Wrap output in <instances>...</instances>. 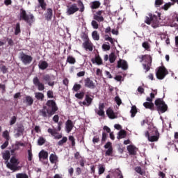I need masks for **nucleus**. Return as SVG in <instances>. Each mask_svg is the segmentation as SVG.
Instances as JSON below:
<instances>
[{
    "instance_id": "nucleus-19",
    "label": "nucleus",
    "mask_w": 178,
    "mask_h": 178,
    "mask_svg": "<svg viewBox=\"0 0 178 178\" xmlns=\"http://www.w3.org/2000/svg\"><path fill=\"white\" fill-rule=\"evenodd\" d=\"M44 16L47 22L52 20V17L54 16V11L52 10V8H47V11L44 14Z\"/></svg>"
},
{
    "instance_id": "nucleus-50",
    "label": "nucleus",
    "mask_w": 178,
    "mask_h": 178,
    "mask_svg": "<svg viewBox=\"0 0 178 178\" xmlns=\"http://www.w3.org/2000/svg\"><path fill=\"white\" fill-rule=\"evenodd\" d=\"M115 101L117 104V105H118L120 106V105H122V99H120V97H119V96H116L115 97Z\"/></svg>"
},
{
    "instance_id": "nucleus-5",
    "label": "nucleus",
    "mask_w": 178,
    "mask_h": 178,
    "mask_svg": "<svg viewBox=\"0 0 178 178\" xmlns=\"http://www.w3.org/2000/svg\"><path fill=\"white\" fill-rule=\"evenodd\" d=\"M145 23L146 24H151L154 29L159 26V21H158V17L152 13H149L148 16L145 17Z\"/></svg>"
},
{
    "instance_id": "nucleus-48",
    "label": "nucleus",
    "mask_w": 178,
    "mask_h": 178,
    "mask_svg": "<svg viewBox=\"0 0 178 178\" xmlns=\"http://www.w3.org/2000/svg\"><path fill=\"white\" fill-rule=\"evenodd\" d=\"M76 98H78V99H83L84 98V92H80V93H76L75 95Z\"/></svg>"
},
{
    "instance_id": "nucleus-8",
    "label": "nucleus",
    "mask_w": 178,
    "mask_h": 178,
    "mask_svg": "<svg viewBox=\"0 0 178 178\" xmlns=\"http://www.w3.org/2000/svg\"><path fill=\"white\" fill-rule=\"evenodd\" d=\"M168 74H169V72L165 66H160L156 69V77L158 80H163Z\"/></svg>"
},
{
    "instance_id": "nucleus-47",
    "label": "nucleus",
    "mask_w": 178,
    "mask_h": 178,
    "mask_svg": "<svg viewBox=\"0 0 178 178\" xmlns=\"http://www.w3.org/2000/svg\"><path fill=\"white\" fill-rule=\"evenodd\" d=\"M3 137L5 138L7 141H9V131H4L3 133Z\"/></svg>"
},
{
    "instance_id": "nucleus-20",
    "label": "nucleus",
    "mask_w": 178,
    "mask_h": 178,
    "mask_svg": "<svg viewBox=\"0 0 178 178\" xmlns=\"http://www.w3.org/2000/svg\"><path fill=\"white\" fill-rule=\"evenodd\" d=\"M91 104H92V98H91L90 95H86L85 101L82 102V104H83L85 106H90Z\"/></svg>"
},
{
    "instance_id": "nucleus-22",
    "label": "nucleus",
    "mask_w": 178,
    "mask_h": 178,
    "mask_svg": "<svg viewBox=\"0 0 178 178\" xmlns=\"http://www.w3.org/2000/svg\"><path fill=\"white\" fill-rule=\"evenodd\" d=\"M143 106L146 109H149L150 111H155V105L152 102H145L143 103Z\"/></svg>"
},
{
    "instance_id": "nucleus-39",
    "label": "nucleus",
    "mask_w": 178,
    "mask_h": 178,
    "mask_svg": "<svg viewBox=\"0 0 178 178\" xmlns=\"http://www.w3.org/2000/svg\"><path fill=\"white\" fill-rule=\"evenodd\" d=\"M115 60H116V55L115 53H111L109 55V62L110 63H115Z\"/></svg>"
},
{
    "instance_id": "nucleus-32",
    "label": "nucleus",
    "mask_w": 178,
    "mask_h": 178,
    "mask_svg": "<svg viewBox=\"0 0 178 178\" xmlns=\"http://www.w3.org/2000/svg\"><path fill=\"white\" fill-rule=\"evenodd\" d=\"M20 33H22V30L20 29V23L17 22L15 28V35H18Z\"/></svg>"
},
{
    "instance_id": "nucleus-40",
    "label": "nucleus",
    "mask_w": 178,
    "mask_h": 178,
    "mask_svg": "<svg viewBox=\"0 0 178 178\" xmlns=\"http://www.w3.org/2000/svg\"><path fill=\"white\" fill-rule=\"evenodd\" d=\"M113 154V147H110L106 151L105 155L106 156H112Z\"/></svg>"
},
{
    "instance_id": "nucleus-41",
    "label": "nucleus",
    "mask_w": 178,
    "mask_h": 178,
    "mask_svg": "<svg viewBox=\"0 0 178 178\" xmlns=\"http://www.w3.org/2000/svg\"><path fill=\"white\" fill-rule=\"evenodd\" d=\"M143 48H144L146 51H150L151 47L149 46V43L148 42H144L142 44Z\"/></svg>"
},
{
    "instance_id": "nucleus-27",
    "label": "nucleus",
    "mask_w": 178,
    "mask_h": 178,
    "mask_svg": "<svg viewBox=\"0 0 178 178\" xmlns=\"http://www.w3.org/2000/svg\"><path fill=\"white\" fill-rule=\"evenodd\" d=\"M35 97L36 98V99H38V101H44V98H45V96L44 95V93L37 92H35Z\"/></svg>"
},
{
    "instance_id": "nucleus-52",
    "label": "nucleus",
    "mask_w": 178,
    "mask_h": 178,
    "mask_svg": "<svg viewBox=\"0 0 178 178\" xmlns=\"http://www.w3.org/2000/svg\"><path fill=\"white\" fill-rule=\"evenodd\" d=\"M106 138H108V134L103 132L102 138V143H105V141H106Z\"/></svg>"
},
{
    "instance_id": "nucleus-31",
    "label": "nucleus",
    "mask_w": 178,
    "mask_h": 178,
    "mask_svg": "<svg viewBox=\"0 0 178 178\" xmlns=\"http://www.w3.org/2000/svg\"><path fill=\"white\" fill-rule=\"evenodd\" d=\"M39 158H40V159H47L48 158V152L42 150L39 153Z\"/></svg>"
},
{
    "instance_id": "nucleus-49",
    "label": "nucleus",
    "mask_w": 178,
    "mask_h": 178,
    "mask_svg": "<svg viewBox=\"0 0 178 178\" xmlns=\"http://www.w3.org/2000/svg\"><path fill=\"white\" fill-rule=\"evenodd\" d=\"M94 19L97 20V22H104V17L99 16V15H95Z\"/></svg>"
},
{
    "instance_id": "nucleus-25",
    "label": "nucleus",
    "mask_w": 178,
    "mask_h": 178,
    "mask_svg": "<svg viewBox=\"0 0 178 178\" xmlns=\"http://www.w3.org/2000/svg\"><path fill=\"white\" fill-rule=\"evenodd\" d=\"M24 102H25L28 106H31V105L34 104V99L31 96H26Z\"/></svg>"
},
{
    "instance_id": "nucleus-9",
    "label": "nucleus",
    "mask_w": 178,
    "mask_h": 178,
    "mask_svg": "<svg viewBox=\"0 0 178 178\" xmlns=\"http://www.w3.org/2000/svg\"><path fill=\"white\" fill-rule=\"evenodd\" d=\"M10 162V163H7L6 164V166L8 169H10V170H13V172L19 170V167H17V165H19L20 163L15 156L11 157Z\"/></svg>"
},
{
    "instance_id": "nucleus-34",
    "label": "nucleus",
    "mask_w": 178,
    "mask_h": 178,
    "mask_svg": "<svg viewBox=\"0 0 178 178\" xmlns=\"http://www.w3.org/2000/svg\"><path fill=\"white\" fill-rule=\"evenodd\" d=\"M29 146H30V149H29L27 150V152H28V161H29V162H31V161H33V152L31 150V144H30Z\"/></svg>"
},
{
    "instance_id": "nucleus-4",
    "label": "nucleus",
    "mask_w": 178,
    "mask_h": 178,
    "mask_svg": "<svg viewBox=\"0 0 178 178\" xmlns=\"http://www.w3.org/2000/svg\"><path fill=\"white\" fill-rule=\"evenodd\" d=\"M145 137L147 138L150 143H155L159 140V132L156 128L150 129L149 131L145 132Z\"/></svg>"
},
{
    "instance_id": "nucleus-28",
    "label": "nucleus",
    "mask_w": 178,
    "mask_h": 178,
    "mask_svg": "<svg viewBox=\"0 0 178 178\" xmlns=\"http://www.w3.org/2000/svg\"><path fill=\"white\" fill-rule=\"evenodd\" d=\"M39 3L38 7L41 8L42 10H47V3H45V0H38Z\"/></svg>"
},
{
    "instance_id": "nucleus-63",
    "label": "nucleus",
    "mask_w": 178,
    "mask_h": 178,
    "mask_svg": "<svg viewBox=\"0 0 178 178\" xmlns=\"http://www.w3.org/2000/svg\"><path fill=\"white\" fill-rule=\"evenodd\" d=\"M92 26L93 28H95L96 29H98V26H99L98 23L95 20L92 21Z\"/></svg>"
},
{
    "instance_id": "nucleus-36",
    "label": "nucleus",
    "mask_w": 178,
    "mask_h": 178,
    "mask_svg": "<svg viewBox=\"0 0 178 178\" xmlns=\"http://www.w3.org/2000/svg\"><path fill=\"white\" fill-rule=\"evenodd\" d=\"M45 143H47V140L44 139V138L42 136H40L39 138L38 139V145H40V146L44 145Z\"/></svg>"
},
{
    "instance_id": "nucleus-61",
    "label": "nucleus",
    "mask_w": 178,
    "mask_h": 178,
    "mask_svg": "<svg viewBox=\"0 0 178 178\" xmlns=\"http://www.w3.org/2000/svg\"><path fill=\"white\" fill-rule=\"evenodd\" d=\"M163 4V0H156L155 5L156 6H161V5Z\"/></svg>"
},
{
    "instance_id": "nucleus-29",
    "label": "nucleus",
    "mask_w": 178,
    "mask_h": 178,
    "mask_svg": "<svg viewBox=\"0 0 178 178\" xmlns=\"http://www.w3.org/2000/svg\"><path fill=\"white\" fill-rule=\"evenodd\" d=\"M39 69L41 70H45L48 67V63L45 60L41 61L39 65Z\"/></svg>"
},
{
    "instance_id": "nucleus-14",
    "label": "nucleus",
    "mask_w": 178,
    "mask_h": 178,
    "mask_svg": "<svg viewBox=\"0 0 178 178\" xmlns=\"http://www.w3.org/2000/svg\"><path fill=\"white\" fill-rule=\"evenodd\" d=\"M117 67H118V69L121 68L122 69V70H127V69H129V65H127V61L120 59L118 61Z\"/></svg>"
},
{
    "instance_id": "nucleus-6",
    "label": "nucleus",
    "mask_w": 178,
    "mask_h": 178,
    "mask_svg": "<svg viewBox=\"0 0 178 178\" xmlns=\"http://www.w3.org/2000/svg\"><path fill=\"white\" fill-rule=\"evenodd\" d=\"M154 104L156 107V111L161 115V113H165L168 111V104L165 103L163 99L159 98L155 100Z\"/></svg>"
},
{
    "instance_id": "nucleus-43",
    "label": "nucleus",
    "mask_w": 178,
    "mask_h": 178,
    "mask_svg": "<svg viewBox=\"0 0 178 178\" xmlns=\"http://www.w3.org/2000/svg\"><path fill=\"white\" fill-rule=\"evenodd\" d=\"M135 172H136V173H138L141 176L144 175V171H143V169L140 166H138L135 168Z\"/></svg>"
},
{
    "instance_id": "nucleus-35",
    "label": "nucleus",
    "mask_w": 178,
    "mask_h": 178,
    "mask_svg": "<svg viewBox=\"0 0 178 178\" xmlns=\"http://www.w3.org/2000/svg\"><path fill=\"white\" fill-rule=\"evenodd\" d=\"M67 63H70V65H74V63H76V58H74L72 56H68L67 58Z\"/></svg>"
},
{
    "instance_id": "nucleus-2",
    "label": "nucleus",
    "mask_w": 178,
    "mask_h": 178,
    "mask_svg": "<svg viewBox=\"0 0 178 178\" xmlns=\"http://www.w3.org/2000/svg\"><path fill=\"white\" fill-rule=\"evenodd\" d=\"M78 5L81 6L80 9L77 6V3H72L70 6H67V12H66L67 15H68V16H70L72 15H74L76 12H79V11L81 13L84 12V9H85L84 4L83 3V1H81V0L78 1Z\"/></svg>"
},
{
    "instance_id": "nucleus-11",
    "label": "nucleus",
    "mask_w": 178,
    "mask_h": 178,
    "mask_svg": "<svg viewBox=\"0 0 178 178\" xmlns=\"http://www.w3.org/2000/svg\"><path fill=\"white\" fill-rule=\"evenodd\" d=\"M20 60H22L24 65H30L31 62H33V57L31 56L27 55L22 51L19 54Z\"/></svg>"
},
{
    "instance_id": "nucleus-62",
    "label": "nucleus",
    "mask_w": 178,
    "mask_h": 178,
    "mask_svg": "<svg viewBox=\"0 0 178 178\" xmlns=\"http://www.w3.org/2000/svg\"><path fill=\"white\" fill-rule=\"evenodd\" d=\"M85 75H86L85 71H81L76 74L77 77H83V76H85Z\"/></svg>"
},
{
    "instance_id": "nucleus-46",
    "label": "nucleus",
    "mask_w": 178,
    "mask_h": 178,
    "mask_svg": "<svg viewBox=\"0 0 178 178\" xmlns=\"http://www.w3.org/2000/svg\"><path fill=\"white\" fill-rule=\"evenodd\" d=\"M104 40H105V41H109V42H111V44H114L113 39L112 38L109 37V35H105Z\"/></svg>"
},
{
    "instance_id": "nucleus-38",
    "label": "nucleus",
    "mask_w": 178,
    "mask_h": 178,
    "mask_svg": "<svg viewBox=\"0 0 178 178\" xmlns=\"http://www.w3.org/2000/svg\"><path fill=\"white\" fill-rule=\"evenodd\" d=\"M49 161L51 163H55V161H58V156L56 154H51L49 156Z\"/></svg>"
},
{
    "instance_id": "nucleus-42",
    "label": "nucleus",
    "mask_w": 178,
    "mask_h": 178,
    "mask_svg": "<svg viewBox=\"0 0 178 178\" xmlns=\"http://www.w3.org/2000/svg\"><path fill=\"white\" fill-rule=\"evenodd\" d=\"M16 178H29V175L26 173H17L16 174Z\"/></svg>"
},
{
    "instance_id": "nucleus-15",
    "label": "nucleus",
    "mask_w": 178,
    "mask_h": 178,
    "mask_svg": "<svg viewBox=\"0 0 178 178\" xmlns=\"http://www.w3.org/2000/svg\"><path fill=\"white\" fill-rule=\"evenodd\" d=\"M84 83L85 87H86L87 88H90L91 90H94L95 88V83L92 80H91V79L86 78L84 80Z\"/></svg>"
},
{
    "instance_id": "nucleus-18",
    "label": "nucleus",
    "mask_w": 178,
    "mask_h": 178,
    "mask_svg": "<svg viewBox=\"0 0 178 178\" xmlns=\"http://www.w3.org/2000/svg\"><path fill=\"white\" fill-rule=\"evenodd\" d=\"M106 115L109 118V119H118V115L113 112L112 108H108L106 110Z\"/></svg>"
},
{
    "instance_id": "nucleus-54",
    "label": "nucleus",
    "mask_w": 178,
    "mask_h": 178,
    "mask_svg": "<svg viewBox=\"0 0 178 178\" xmlns=\"http://www.w3.org/2000/svg\"><path fill=\"white\" fill-rule=\"evenodd\" d=\"M170 6H172V3H167L162 7V9H164V10H168V9H169V8H170Z\"/></svg>"
},
{
    "instance_id": "nucleus-17",
    "label": "nucleus",
    "mask_w": 178,
    "mask_h": 178,
    "mask_svg": "<svg viewBox=\"0 0 178 178\" xmlns=\"http://www.w3.org/2000/svg\"><path fill=\"white\" fill-rule=\"evenodd\" d=\"M127 151L129 155H137V147L133 145H129L127 146Z\"/></svg>"
},
{
    "instance_id": "nucleus-23",
    "label": "nucleus",
    "mask_w": 178,
    "mask_h": 178,
    "mask_svg": "<svg viewBox=\"0 0 178 178\" xmlns=\"http://www.w3.org/2000/svg\"><path fill=\"white\" fill-rule=\"evenodd\" d=\"M1 155L6 162H8L9 159H10V152L9 150L4 151L1 153Z\"/></svg>"
},
{
    "instance_id": "nucleus-37",
    "label": "nucleus",
    "mask_w": 178,
    "mask_h": 178,
    "mask_svg": "<svg viewBox=\"0 0 178 178\" xmlns=\"http://www.w3.org/2000/svg\"><path fill=\"white\" fill-rule=\"evenodd\" d=\"M130 113H131V116L132 118H134V116H136V115L137 114V107L136 106H132Z\"/></svg>"
},
{
    "instance_id": "nucleus-45",
    "label": "nucleus",
    "mask_w": 178,
    "mask_h": 178,
    "mask_svg": "<svg viewBox=\"0 0 178 178\" xmlns=\"http://www.w3.org/2000/svg\"><path fill=\"white\" fill-rule=\"evenodd\" d=\"M17 120V117H16L15 115L13 116L10 120V125L13 126V124H15V123H16Z\"/></svg>"
},
{
    "instance_id": "nucleus-57",
    "label": "nucleus",
    "mask_w": 178,
    "mask_h": 178,
    "mask_svg": "<svg viewBox=\"0 0 178 178\" xmlns=\"http://www.w3.org/2000/svg\"><path fill=\"white\" fill-rule=\"evenodd\" d=\"M47 94V98H54V91L48 90Z\"/></svg>"
},
{
    "instance_id": "nucleus-13",
    "label": "nucleus",
    "mask_w": 178,
    "mask_h": 178,
    "mask_svg": "<svg viewBox=\"0 0 178 178\" xmlns=\"http://www.w3.org/2000/svg\"><path fill=\"white\" fill-rule=\"evenodd\" d=\"M47 133L51 134L52 137H54L56 140H60V138H62V134H59V133H58V131L55 129L49 128L47 129ZM56 134H58V135H56Z\"/></svg>"
},
{
    "instance_id": "nucleus-30",
    "label": "nucleus",
    "mask_w": 178,
    "mask_h": 178,
    "mask_svg": "<svg viewBox=\"0 0 178 178\" xmlns=\"http://www.w3.org/2000/svg\"><path fill=\"white\" fill-rule=\"evenodd\" d=\"M126 136H127L126 131L121 129L118 132V136H117V138H118V140H120V138H124L126 137Z\"/></svg>"
},
{
    "instance_id": "nucleus-33",
    "label": "nucleus",
    "mask_w": 178,
    "mask_h": 178,
    "mask_svg": "<svg viewBox=\"0 0 178 178\" xmlns=\"http://www.w3.org/2000/svg\"><path fill=\"white\" fill-rule=\"evenodd\" d=\"M92 37L95 41H99V33H98V31H94L92 33Z\"/></svg>"
},
{
    "instance_id": "nucleus-7",
    "label": "nucleus",
    "mask_w": 178,
    "mask_h": 178,
    "mask_svg": "<svg viewBox=\"0 0 178 178\" xmlns=\"http://www.w3.org/2000/svg\"><path fill=\"white\" fill-rule=\"evenodd\" d=\"M19 17L20 20H24L29 24H31L34 22V15L31 13L27 15V13L23 8L20 9Z\"/></svg>"
},
{
    "instance_id": "nucleus-58",
    "label": "nucleus",
    "mask_w": 178,
    "mask_h": 178,
    "mask_svg": "<svg viewBox=\"0 0 178 178\" xmlns=\"http://www.w3.org/2000/svg\"><path fill=\"white\" fill-rule=\"evenodd\" d=\"M53 121L54 123H59V115H55L53 117Z\"/></svg>"
},
{
    "instance_id": "nucleus-10",
    "label": "nucleus",
    "mask_w": 178,
    "mask_h": 178,
    "mask_svg": "<svg viewBox=\"0 0 178 178\" xmlns=\"http://www.w3.org/2000/svg\"><path fill=\"white\" fill-rule=\"evenodd\" d=\"M84 40L85 42L83 43V47L86 49V51H90V52H92L93 47L92 42L88 38V35H84Z\"/></svg>"
},
{
    "instance_id": "nucleus-59",
    "label": "nucleus",
    "mask_w": 178,
    "mask_h": 178,
    "mask_svg": "<svg viewBox=\"0 0 178 178\" xmlns=\"http://www.w3.org/2000/svg\"><path fill=\"white\" fill-rule=\"evenodd\" d=\"M105 149H108L109 148H113L112 147V143L111 142H107L106 145H104Z\"/></svg>"
},
{
    "instance_id": "nucleus-12",
    "label": "nucleus",
    "mask_w": 178,
    "mask_h": 178,
    "mask_svg": "<svg viewBox=\"0 0 178 178\" xmlns=\"http://www.w3.org/2000/svg\"><path fill=\"white\" fill-rule=\"evenodd\" d=\"M33 83L34 86H35V87H38V90L39 91H44V90H45V86H44V83L40 81L38 77H34L33 79Z\"/></svg>"
},
{
    "instance_id": "nucleus-24",
    "label": "nucleus",
    "mask_w": 178,
    "mask_h": 178,
    "mask_svg": "<svg viewBox=\"0 0 178 178\" xmlns=\"http://www.w3.org/2000/svg\"><path fill=\"white\" fill-rule=\"evenodd\" d=\"M24 132V126L19 124L17 128V137H20V136H23V133Z\"/></svg>"
},
{
    "instance_id": "nucleus-21",
    "label": "nucleus",
    "mask_w": 178,
    "mask_h": 178,
    "mask_svg": "<svg viewBox=\"0 0 178 178\" xmlns=\"http://www.w3.org/2000/svg\"><path fill=\"white\" fill-rule=\"evenodd\" d=\"M91 62L93 64L96 63L99 66L102 65L103 63L102 58H101V56H99V55H95V58L91 59Z\"/></svg>"
},
{
    "instance_id": "nucleus-56",
    "label": "nucleus",
    "mask_w": 178,
    "mask_h": 178,
    "mask_svg": "<svg viewBox=\"0 0 178 178\" xmlns=\"http://www.w3.org/2000/svg\"><path fill=\"white\" fill-rule=\"evenodd\" d=\"M102 48L104 49V51H109L111 49V45L104 44H102Z\"/></svg>"
},
{
    "instance_id": "nucleus-1",
    "label": "nucleus",
    "mask_w": 178,
    "mask_h": 178,
    "mask_svg": "<svg viewBox=\"0 0 178 178\" xmlns=\"http://www.w3.org/2000/svg\"><path fill=\"white\" fill-rule=\"evenodd\" d=\"M59 111V108L54 100L50 99L46 102V106H43L42 108L39 111L40 116L44 119H49L52 118L56 112Z\"/></svg>"
},
{
    "instance_id": "nucleus-55",
    "label": "nucleus",
    "mask_w": 178,
    "mask_h": 178,
    "mask_svg": "<svg viewBox=\"0 0 178 178\" xmlns=\"http://www.w3.org/2000/svg\"><path fill=\"white\" fill-rule=\"evenodd\" d=\"M9 145V140H6L3 144L1 145V149H5L6 147Z\"/></svg>"
},
{
    "instance_id": "nucleus-64",
    "label": "nucleus",
    "mask_w": 178,
    "mask_h": 178,
    "mask_svg": "<svg viewBox=\"0 0 178 178\" xmlns=\"http://www.w3.org/2000/svg\"><path fill=\"white\" fill-rule=\"evenodd\" d=\"M97 115H99V116H105V111H104V110H99L97 111Z\"/></svg>"
},
{
    "instance_id": "nucleus-60",
    "label": "nucleus",
    "mask_w": 178,
    "mask_h": 178,
    "mask_svg": "<svg viewBox=\"0 0 178 178\" xmlns=\"http://www.w3.org/2000/svg\"><path fill=\"white\" fill-rule=\"evenodd\" d=\"M105 172V168L103 165H101L99 168V175H103Z\"/></svg>"
},
{
    "instance_id": "nucleus-51",
    "label": "nucleus",
    "mask_w": 178,
    "mask_h": 178,
    "mask_svg": "<svg viewBox=\"0 0 178 178\" xmlns=\"http://www.w3.org/2000/svg\"><path fill=\"white\" fill-rule=\"evenodd\" d=\"M80 88H81V85L77 84V83H75L74 85V87H73L74 91L77 92V91H79V90H80Z\"/></svg>"
},
{
    "instance_id": "nucleus-44",
    "label": "nucleus",
    "mask_w": 178,
    "mask_h": 178,
    "mask_svg": "<svg viewBox=\"0 0 178 178\" xmlns=\"http://www.w3.org/2000/svg\"><path fill=\"white\" fill-rule=\"evenodd\" d=\"M67 137L64 136L58 142V145H63L65 143H67Z\"/></svg>"
},
{
    "instance_id": "nucleus-26",
    "label": "nucleus",
    "mask_w": 178,
    "mask_h": 178,
    "mask_svg": "<svg viewBox=\"0 0 178 178\" xmlns=\"http://www.w3.org/2000/svg\"><path fill=\"white\" fill-rule=\"evenodd\" d=\"M101 6V2L99 1H95L90 3L91 9H98Z\"/></svg>"
},
{
    "instance_id": "nucleus-3",
    "label": "nucleus",
    "mask_w": 178,
    "mask_h": 178,
    "mask_svg": "<svg viewBox=\"0 0 178 178\" xmlns=\"http://www.w3.org/2000/svg\"><path fill=\"white\" fill-rule=\"evenodd\" d=\"M140 62H145V63H143V67L144 70H145V73L149 72L151 67L152 66V56L148 54L142 55Z\"/></svg>"
},
{
    "instance_id": "nucleus-53",
    "label": "nucleus",
    "mask_w": 178,
    "mask_h": 178,
    "mask_svg": "<svg viewBox=\"0 0 178 178\" xmlns=\"http://www.w3.org/2000/svg\"><path fill=\"white\" fill-rule=\"evenodd\" d=\"M6 40L10 47H13V45H15V42H13V40L12 38H8Z\"/></svg>"
},
{
    "instance_id": "nucleus-16",
    "label": "nucleus",
    "mask_w": 178,
    "mask_h": 178,
    "mask_svg": "<svg viewBox=\"0 0 178 178\" xmlns=\"http://www.w3.org/2000/svg\"><path fill=\"white\" fill-rule=\"evenodd\" d=\"M74 127V124H73V121L72 120H67L65 122V129L67 133H70L73 128Z\"/></svg>"
}]
</instances>
